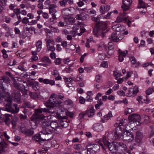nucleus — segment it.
<instances>
[{
    "mask_svg": "<svg viewBox=\"0 0 154 154\" xmlns=\"http://www.w3.org/2000/svg\"><path fill=\"white\" fill-rule=\"evenodd\" d=\"M112 28L114 31L117 32L121 31L122 29L121 25L119 24L114 25L112 27Z\"/></svg>",
    "mask_w": 154,
    "mask_h": 154,
    "instance_id": "bb28decb",
    "label": "nucleus"
},
{
    "mask_svg": "<svg viewBox=\"0 0 154 154\" xmlns=\"http://www.w3.org/2000/svg\"><path fill=\"white\" fill-rule=\"evenodd\" d=\"M73 148L78 151L79 152H84L85 153H86L87 152V150L86 149H85L81 144H75L73 146Z\"/></svg>",
    "mask_w": 154,
    "mask_h": 154,
    "instance_id": "f3484780",
    "label": "nucleus"
},
{
    "mask_svg": "<svg viewBox=\"0 0 154 154\" xmlns=\"http://www.w3.org/2000/svg\"><path fill=\"white\" fill-rule=\"evenodd\" d=\"M48 51H54L55 50V48L53 45H51L47 46Z\"/></svg>",
    "mask_w": 154,
    "mask_h": 154,
    "instance_id": "8fccbe9b",
    "label": "nucleus"
},
{
    "mask_svg": "<svg viewBox=\"0 0 154 154\" xmlns=\"http://www.w3.org/2000/svg\"><path fill=\"white\" fill-rule=\"evenodd\" d=\"M38 80L40 82H43L45 84H50L51 85H53L55 84L54 81L52 80H49L48 79H43L42 78H41L38 79Z\"/></svg>",
    "mask_w": 154,
    "mask_h": 154,
    "instance_id": "aec40b11",
    "label": "nucleus"
},
{
    "mask_svg": "<svg viewBox=\"0 0 154 154\" xmlns=\"http://www.w3.org/2000/svg\"><path fill=\"white\" fill-rule=\"evenodd\" d=\"M45 41L46 42L47 46H50L51 45H53L54 44V42L51 39H45Z\"/></svg>",
    "mask_w": 154,
    "mask_h": 154,
    "instance_id": "f704fd0d",
    "label": "nucleus"
},
{
    "mask_svg": "<svg viewBox=\"0 0 154 154\" xmlns=\"http://www.w3.org/2000/svg\"><path fill=\"white\" fill-rule=\"evenodd\" d=\"M138 91V88L137 86H136L134 88H130L129 89V94H131V93H132V94L136 95Z\"/></svg>",
    "mask_w": 154,
    "mask_h": 154,
    "instance_id": "393cba45",
    "label": "nucleus"
},
{
    "mask_svg": "<svg viewBox=\"0 0 154 154\" xmlns=\"http://www.w3.org/2000/svg\"><path fill=\"white\" fill-rule=\"evenodd\" d=\"M42 60L44 62H46L49 64L51 63V60L48 57L45 56L42 58Z\"/></svg>",
    "mask_w": 154,
    "mask_h": 154,
    "instance_id": "4c0bfd02",
    "label": "nucleus"
},
{
    "mask_svg": "<svg viewBox=\"0 0 154 154\" xmlns=\"http://www.w3.org/2000/svg\"><path fill=\"white\" fill-rule=\"evenodd\" d=\"M116 33L115 32H113L111 35L110 37L109 38V39H110V41L114 42L113 39H116L117 36H116Z\"/></svg>",
    "mask_w": 154,
    "mask_h": 154,
    "instance_id": "c03bdc74",
    "label": "nucleus"
},
{
    "mask_svg": "<svg viewBox=\"0 0 154 154\" xmlns=\"http://www.w3.org/2000/svg\"><path fill=\"white\" fill-rule=\"evenodd\" d=\"M59 116H58V120H60V123L61 126L62 128H66L68 125V122L66 121V119L68 118L67 116H63L62 117L61 119L59 118Z\"/></svg>",
    "mask_w": 154,
    "mask_h": 154,
    "instance_id": "2eb2a0df",
    "label": "nucleus"
},
{
    "mask_svg": "<svg viewBox=\"0 0 154 154\" xmlns=\"http://www.w3.org/2000/svg\"><path fill=\"white\" fill-rule=\"evenodd\" d=\"M49 12L50 13H52V14H54L56 12V10L55 8H49Z\"/></svg>",
    "mask_w": 154,
    "mask_h": 154,
    "instance_id": "69168bd1",
    "label": "nucleus"
},
{
    "mask_svg": "<svg viewBox=\"0 0 154 154\" xmlns=\"http://www.w3.org/2000/svg\"><path fill=\"white\" fill-rule=\"evenodd\" d=\"M101 118L100 122L104 123L109 119L111 116H102Z\"/></svg>",
    "mask_w": 154,
    "mask_h": 154,
    "instance_id": "ea45409f",
    "label": "nucleus"
},
{
    "mask_svg": "<svg viewBox=\"0 0 154 154\" xmlns=\"http://www.w3.org/2000/svg\"><path fill=\"white\" fill-rule=\"evenodd\" d=\"M60 5L62 7H65L66 4V1L63 0L59 2Z\"/></svg>",
    "mask_w": 154,
    "mask_h": 154,
    "instance_id": "09e8293b",
    "label": "nucleus"
},
{
    "mask_svg": "<svg viewBox=\"0 0 154 154\" xmlns=\"http://www.w3.org/2000/svg\"><path fill=\"white\" fill-rule=\"evenodd\" d=\"M66 115L68 116H73L75 115V113L73 112H70L68 111L65 112Z\"/></svg>",
    "mask_w": 154,
    "mask_h": 154,
    "instance_id": "680f3d73",
    "label": "nucleus"
},
{
    "mask_svg": "<svg viewBox=\"0 0 154 154\" xmlns=\"http://www.w3.org/2000/svg\"><path fill=\"white\" fill-rule=\"evenodd\" d=\"M100 146L99 145L97 144H94L92 148H91V151L95 152H97L100 149Z\"/></svg>",
    "mask_w": 154,
    "mask_h": 154,
    "instance_id": "72a5a7b5",
    "label": "nucleus"
},
{
    "mask_svg": "<svg viewBox=\"0 0 154 154\" xmlns=\"http://www.w3.org/2000/svg\"><path fill=\"white\" fill-rule=\"evenodd\" d=\"M139 5L138 6V8H145L146 6L144 5V3L143 1L142 0H139Z\"/></svg>",
    "mask_w": 154,
    "mask_h": 154,
    "instance_id": "58836bf2",
    "label": "nucleus"
},
{
    "mask_svg": "<svg viewBox=\"0 0 154 154\" xmlns=\"http://www.w3.org/2000/svg\"><path fill=\"white\" fill-rule=\"evenodd\" d=\"M85 99L82 97H79V101L81 104H83L85 101Z\"/></svg>",
    "mask_w": 154,
    "mask_h": 154,
    "instance_id": "0e129e2a",
    "label": "nucleus"
},
{
    "mask_svg": "<svg viewBox=\"0 0 154 154\" xmlns=\"http://www.w3.org/2000/svg\"><path fill=\"white\" fill-rule=\"evenodd\" d=\"M124 37V35L123 34H121L120 36H117L116 39H113L114 42H118L119 41L122 40Z\"/></svg>",
    "mask_w": 154,
    "mask_h": 154,
    "instance_id": "e433bc0d",
    "label": "nucleus"
},
{
    "mask_svg": "<svg viewBox=\"0 0 154 154\" xmlns=\"http://www.w3.org/2000/svg\"><path fill=\"white\" fill-rule=\"evenodd\" d=\"M93 144H89L87 146V149H86L88 151H91V148L93 147Z\"/></svg>",
    "mask_w": 154,
    "mask_h": 154,
    "instance_id": "4d7b16f0",
    "label": "nucleus"
},
{
    "mask_svg": "<svg viewBox=\"0 0 154 154\" xmlns=\"http://www.w3.org/2000/svg\"><path fill=\"white\" fill-rule=\"evenodd\" d=\"M123 19L121 16H118L117 17L116 22L117 23H120L122 21Z\"/></svg>",
    "mask_w": 154,
    "mask_h": 154,
    "instance_id": "6e6d98bb",
    "label": "nucleus"
},
{
    "mask_svg": "<svg viewBox=\"0 0 154 154\" xmlns=\"http://www.w3.org/2000/svg\"><path fill=\"white\" fill-rule=\"evenodd\" d=\"M72 77H70L69 78H65L64 79V80L66 83L67 84H69V83H71L72 82Z\"/></svg>",
    "mask_w": 154,
    "mask_h": 154,
    "instance_id": "79ce46f5",
    "label": "nucleus"
},
{
    "mask_svg": "<svg viewBox=\"0 0 154 154\" xmlns=\"http://www.w3.org/2000/svg\"><path fill=\"white\" fill-rule=\"evenodd\" d=\"M29 19L26 17H25L23 18L22 21V23L23 24H27L29 22Z\"/></svg>",
    "mask_w": 154,
    "mask_h": 154,
    "instance_id": "5fc2aeb1",
    "label": "nucleus"
},
{
    "mask_svg": "<svg viewBox=\"0 0 154 154\" xmlns=\"http://www.w3.org/2000/svg\"><path fill=\"white\" fill-rule=\"evenodd\" d=\"M95 112L93 108H91L90 110H87L84 112L80 113L79 114V116H85L88 115V116H93L94 115V113Z\"/></svg>",
    "mask_w": 154,
    "mask_h": 154,
    "instance_id": "4be33fe9",
    "label": "nucleus"
},
{
    "mask_svg": "<svg viewBox=\"0 0 154 154\" xmlns=\"http://www.w3.org/2000/svg\"><path fill=\"white\" fill-rule=\"evenodd\" d=\"M12 118L13 120L11 122V124L13 125V126L15 127L17 125V122L18 120V118L16 116H12Z\"/></svg>",
    "mask_w": 154,
    "mask_h": 154,
    "instance_id": "473e14b6",
    "label": "nucleus"
},
{
    "mask_svg": "<svg viewBox=\"0 0 154 154\" xmlns=\"http://www.w3.org/2000/svg\"><path fill=\"white\" fill-rule=\"evenodd\" d=\"M87 54V53H85L80 58V61L81 63H82L83 62L85 57L86 56Z\"/></svg>",
    "mask_w": 154,
    "mask_h": 154,
    "instance_id": "338daca9",
    "label": "nucleus"
},
{
    "mask_svg": "<svg viewBox=\"0 0 154 154\" xmlns=\"http://www.w3.org/2000/svg\"><path fill=\"white\" fill-rule=\"evenodd\" d=\"M38 117H32L31 118L29 122L30 124V125L32 127L35 128L37 125L41 121V116H38Z\"/></svg>",
    "mask_w": 154,
    "mask_h": 154,
    "instance_id": "9d476101",
    "label": "nucleus"
},
{
    "mask_svg": "<svg viewBox=\"0 0 154 154\" xmlns=\"http://www.w3.org/2000/svg\"><path fill=\"white\" fill-rule=\"evenodd\" d=\"M23 83H25L26 85H23L22 84L20 83L19 82L15 83L13 84V86L17 89L22 91L23 89H25L28 86L27 83L24 81H23Z\"/></svg>",
    "mask_w": 154,
    "mask_h": 154,
    "instance_id": "f8f14e48",
    "label": "nucleus"
},
{
    "mask_svg": "<svg viewBox=\"0 0 154 154\" xmlns=\"http://www.w3.org/2000/svg\"><path fill=\"white\" fill-rule=\"evenodd\" d=\"M97 141L98 143V145L100 146L103 149H104V146L101 143L102 140L100 139H98L97 140Z\"/></svg>",
    "mask_w": 154,
    "mask_h": 154,
    "instance_id": "13d9d810",
    "label": "nucleus"
},
{
    "mask_svg": "<svg viewBox=\"0 0 154 154\" xmlns=\"http://www.w3.org/2000/svg\"><path fill=\"white\" fill-rule=\"evenodd\" d=\"M101 77L100 75H97L96 76V81L98 83H101L102 81L100 79Z\"/></svg>",
    "mask_w": 154,
    "mask_h": 154,
    "instance_id": "de8ad7c7",
    "label": "nucleus"
},
{
    "mask_svg": "<svg viewBox=\"0 0 154 154\" xmlns=\"http://www.w3.org/2000/svg\"><path fill=\"white\" fill-rule=\"evenodd\" d=\"M110 29L107 26V24L102 21L97 22L93 29V33L97 37L101 36L103 38L109 32Z\"/></svg>",
    "mask_w": 154,
    "mask_h": 154,
    "instance_id": "7ed1b4c3",
    "label": "nucleus"
},
{
    "mask_svg": "<svg viewBox=\"0 0 154 154\" xmlns=\"http://www.w3.org/2000/svg\"><path fill=\"white\" fill-rule=\"evenodd\" d=\"M132 0H123L122 3L123 4V6H122L121 7L124 11H126L129 9V7L132 3Z\"/></svg>",
    "mask_w": 154,
    "mask_h": 154,
    "instance_id": "ddd939ff",
    "label": "nucleus"
},
{
    "mask_svg": "<svg viewBox=\"0 0 154 154\" xmlns=\"http://www.w3.org/2000/svg\"><path fill=\"white\" fill-rule=\"evenodd\" d=\"M62 13L64 17L66 18H68L71 13L68 12V10L67 8L63 9L62 11Z\"/></svg>",
    "mask_w": 154,
    "mask_h": 154,
    "instance_id": "a878e982",
    "label": "nucleus"
},
{
    "mask_svg": "<svg viewBox=\"0 0 154 154\" xmlns=\"http://www.w3.org/2000/svg\"><path fill=\"white\" fill-rule=\"evenodd\" d=\"M133 111L130 108H128L126 109L125 112V115H127L128 114H130L132 113Z\"/></svg>",
    "mask_w": 154,
    "mask_h": 154,
    "instance_id": "3c124183",
    "label": "nucleus"
},
{
    "mask_svg": "<svg viewBox=\"0 0 154 154\" xmlns=\"http://www.w3.org/2000/svg\"><path fill=\"white\" fill-rule=\"evenodd\" d=\"M121 138L124 141H128V142L132 141L134 139L133 134L127 131L124 132Z\"/></svg>",
    "mask_w": 154,
    "mask_h": 154,
    "instance_id": "0eeeda50",
    "label": "nucleus"
},
{
    "mask_svg": "<svg viewBox=\"0 0 154 154\" xmlns=\"http://www.w3.org/2000/svg\"><path fill=\"white\" fill-rule=\"evenodd\" d=\"M50 56L52 59L56 58V54L54 52H52L50 54Z\"/></svg>",
    "mask_w": 154,
    "mask_h": 154,
    "instance_id": "774afa93",
    "label": "nucleus"
},
{
    "mask_svg": "<svg viewBox=\"0 0 154 154\" xmlns=\"http://www.w3.org/2000/svg\"><path fill=\"white\" fill-rule=\"evenodd\" d=\"M140 116H128V119L130 122L134 123L137 122H140Z\"/></svg>",
    "mask_w": 154,
    "mask_h": 154,
    "instance_id": "5701e85b",
    "label": "nucleus"
},
{
    "mask_svg": "<svg viewBox=\"0 0 154 154\" xmlns=\"http://www.w3.org/2000/svg\"><path fill=\"white\" fill-rule=\"evenodd\" d=\"M23 112L24 113V114L25 115V116L28 115L29 116L30 115H32L31 113V112H29L26 109H25L23 111Z\"/></svg>",
    "mask_w": 154,
    "mask_h": 154,
    "instance_id": "052dcab7",
    "label": "nucleus"
},
{
    "mask_svg": "<svg viewBox=\"0 0 154 154\" xmlns=\"http://www.w3.org/2000/svg\"><path fill=\"white\" fill-rule=\"evenodd\" d=\"M118 142L110 143L106 146L112 154H118Z\"/></svg>",
    "mask_w": 154,
    "mask_h": 154,
    "instance_id": "6e6552de",
    "label": "nucleus"
},
{
    "mask_svg": "<svg viewBox=\"0 0 154 154\" xmlns=\"http://www.w3.org/2000/svg\"><path fill=\"white\" fill-rule=\"evenodd\" d=\"M143 133L140 131H137L136 134L135 141L137 142L140 143L143 138Z\"/></svg>",
    "mask_w": 154,
    "mask_h": 154,
    "instance_id": "6ab92c4d",
    "label": "nucleus"
},
{
    "mask_svg": "<svg viewBox=\"0 0 154 154\" xmlns=\"http://www.w3.org/2000/svg\"><path fill=\"white\" fill-rule=\"evenodd\" d=\"M42 42L40 40L38 41L36 44V51L38 52H39L42 46Z\"/></svg>",
    "mask_w": 154,
    "mask_h": 154,
    "instance_id": "c85d7f7f",
    "label": "nucleus"
},
{
    "mask_svg": "<svg viewBox=\"0 0 154 154\" xmlns=\"http://www.w3.org/2000/svg\"><path fill=\"white\" fill-rule=\"evenodd\" d=\"M10 82L9 79L6 75L2 76L0 79V89H2L5 94L8 93L7 87Z\"/></svg>",
    "mask_w": 154,
    "mask_h": 154,
    "instance_id": "39448f33",
    "label": "nucleus"
},
{
    "mask_svg": "<svg viewBox=\"0 0 154 154\" xmlns=\"http://www.w3.org/2000/svg\"><path fill=\"white\" fill-rule=\"evenodd\" d=\"M125 130V128H122L120 125H118L116 128V132L114 133L113 139L117 140L121 138Z\"/></svg>",
    "mask_w": 154,
    "mask_h": 154,
    "instance_id": "423d86ee",
    "label": "nucleus"
},
{
    "mask_svg": "<svg viewBox=\"0 0 154 154\" xmlns=\"http://www.w3.org/2000/svg\"><path fill=\"white\" fill-rule=\"evenodd\" d=\"M20 8H16L14 10V12L15 14H16L17 16L20 13Z\"/></svg>",
    "mask_w": 154,
    "mask_h": 154,
    "instance_id": "603ef678",
    "label": "nucleus"
},
{
    "mask_svg": "<svg viewBox=\"0 0 154 154\" xmlns=\"http://www.w3.org/2000/svg\"><path fill=\"white\" fill-rule=\"evenodd\" d=\"M83 80V78L82 77H81V76L80 75H78L75 78V81L79 82L82 81Z\"/></svg>",
    "mask_w": 154,
    "mask_h": 154,
    "instance_id": "864d4df0",
    "label": "nucleus"
},
{
    "mask_svg": "<svg viewBox=\"0 0 154 154\" xmlns=\"http://www.w3.org/2000/svg\"><path fill=\"white\" fill-rule=\"evenodd\" d=\"M153 91V89L151 88H149L146 91V93L147 95H149L151 94Z\"/></svg>",
    "mask_w": 154,
    "mask_h": 154,
    "instance_id": "a18cd8bd",
    "label": "nucleus"
},
{
    "mask_svg": "<svg viewBox=\"0 0 154 154\" xmlns=\"http://www.w3.org/2000/svg\"><path fill=\"white\" fill-rule=\"evenodd\" d=\"M119 55V60L120 62H122L124 60L123 57H125L126 56V54L128 53L127 51H122L121 50L119 49L118 50Z\"/></svg>",
    "mask_w": 154,
    "mask_h": 154,
    "instance_id": "412c9836",
    "label": "nucleus"
},
{
    "mask_svg": "<svg viewBox=\"0 0 154 154\" xmlns=\"http://www.w3.org/2000/svg\"><path fill=\"white\" fill-rule=\"evenodd\" d=\"M5 107L3 108L2 109L6 110L12 113H17L19 110V107H18V105L17 104L14 105L15 109L14 110L12 107V100L10 97H8L5 99L4 102Z\"/></svg>",
    "mask_w": 154,
    "mask_h": 154,
    "instance_id": "20e7f679",
    "label": "nucleus"
},
{
    "mask_svg": "<svg viewBox=\"0 0 154 154\" xmlns=\"http://www.w3.org/2000/svg\"><path fill=\"white\" fill-rule=\"evenodd\" d=\"M142 99V97L141 96H138L137 98V100L140 103H143V102L141 101Z\"/></svg>",
    "mask_w": 154,
    "mask_h": 154,
    "instance_id": "e2e57ef3",
    "label": "nucleus"
},
{
    "mask_svg": "<svg viewBox=\"0 0 154 154\" xmlns=\"http://www.w3.org/2000/svg\"><path fill=\"white\" fill-rule=\"evenodd\" d=\"M118 150L121 149L123 152L126 150L127 147L126 145L122 142H118Z\"/></svg>",
    "mask_w": 154,
    "mask_h": 154,
    "instance_id": "b1692460",
    "label": "nucleus"
},
{
    "mask_svg": "<svg viewBox=\"0 0 154 154\" xmlns=\"http://www.w3.org/2000/svg\"><path fill=\"white\" fill-rule=\"evenodd\" d=\"M28 83L29 86L31 87L35 91H36L39 89V87L38 82H34L30 80H28Z\"/></svg>",
    "mask_w": 154,
    "mask_h": 154,
    "instance_id": "dca6fc26",
    "label": "nucleus"
},
{
    "mask_svg": "<svg viewBox=\"0 0 154 154\" xmlns=\"http://www.w3.org/2000/svg\"><path fill=\"white\" fill-rule=\"evenodd\" d=\"M92 128L93 130L97 131H101L103 129V125L99 123H95L92 126Z\"/></svg>",
    "mask_w": 154,
    "mask_h": 154,
    "instance_id": "a211bd4d",
    "label": "nucleus"
},
{
    "mask_svg": "<svg viewBox=\"0 0 154 154\" xmlns=\"http://www.w3.org/2000/svg\"><path fill=\"white\" fill-rule=\"evenodd\" d=\"M127 121H128L126 119H122V121L119 123L118 125H120V126H122V128H125L124 126L127 125Z\"/></svg>",
    "mask_w": 154,
    "mask_h": 154,
    "instance_id": "2f4dec72",
    "label": "nucleus"
},
{
    "mask_svg": "<svg viewBox=\"0 0 154 154\" xmlns=\"http://www.w3.org/2000/svg\"><path fill=\"white\" fill-rule=\"evenodd\" d=\"M88 16L87 15H85L83 16L81 14H79L76 16V18L79 20L83 21Z\"/></svg>",
    "mask_w": 154,
    "mask_h": 154,
    "instance_id": "c756f323",
    "label": "nucleus"
},
{
    "mask_svg": "<svg viewBox=\"0 0 154 154\" xmlns=\"http://www.w3.org/2000/svg\"><path fill=\"white\" fill-rule=\"evenodd\" d=\"M46 32L47 38H49L52 36V33L49 29H47L46 30Z\"/></svg>",
    "mask_w": 154,
    "mask_h": 154,
    "instance_id": "37998d69",
    "label": "nucleus"
},
{
    "mask_svg": "<svg viewBox=\"0 0 154 154\" xmlns=\"http://www.w3.org/2000/svg\"><path fill=\"white\" fill-rule=\"evenodd\" d=\"M12 97L14 98L15 101L18 103H20L21 99L20 92L19 91H15L12 93Z\"/></svg>",
    "mask_w": 154,
    "mask_h": 154,
    "instance_id": "4468645a",
    "label": "nucleus"
},
{
    "mask_svg": "<svg viewBox=\"0 0 154 154\" xmlns=\"http://www.w3.org/2000/svg\"><path fill=\"white\" fill-rule=\"evenodd\" d=\"M5 118L3 119V121L5 122L6 124L8 126L10 125V119L9 117V116H5Z\"/></svg>",
    "mask_w": 154,
    "mask_h": 154,
    "instance_id": "a19ab883",
    "label": "nucleus"
},
{
    "mask_svg": "<svg viewBox=\"0 0 154 154\" xmlns=\"http://www.w3.org/2000/svg\"><path fill=\"white\" fill-rule=\"evenodd\" d=\"M65 103L67 105L72 106L73 105V102L72 100L70 99L66 100L65 101Z\"/></svg>",
    "mask_w": 154,
    "mask_h": 154,
    "instance_id": "49530a36",
    "label": "nucleus"
},
{
    "mask_svg": "<svg viewBox=\"0 0 154 154\" xmlns=\"http://www.w3.org/2000/svg\"><path fill=\"white\" fill-rule=\"evenodd\" d=\"M52 131L49 128H46L45 130L41 131L38 134H35L32 137V140L41 144L45 141L48 140L52 138Z\"/></svg>",
    "mask_w": 154,
    "mask_h": 154,
    "instance_id": "f257e3e1",
    "label": "nucleus"
},
{
    "mask_svg": "<svg viewBox=\"0 0 154 154\" xmlns=\"http://www.w3.org/2000/svg\"><path fill=\"white\" fill-rule=\"evenodd\" d=\"M50 127L54 130H57L58 128V125L55 122H52Z\"/></svg>",
    "mask_w": 154,
    "mask_h": 154,
    "instance_id": "c9c22d12",
    "label": "nucleus"
},
{
    "mask_svg": "<svg viewBox=\"0 0 154 154\" xmlns=\"http://www.w3.org/2000/svg\"><path fill=\"white\" fill-rule=\"evenodd\" d=\"M51 116H41V122L43 123L44 126H46L47 127H45V129L46 128H49V126H50L52 122L50 119L51 118Z\"/></svg>",
    "mask_w": 154,
    "mask_h": 154,
    "instance_id": "1a4fd4ad",
    "label": "nucleus"
},
{
    "mask_svg": "<svg viewBox=\"0 0 154 154\" xmlns=\"http://www.w3.org/2000/svg\"><path fill=\"white\" fill-rule=\"evenodd\" d=\"M23 106L27 108H33L34 107V106L32 104L29 102H26L23 104Z\"/></svg>",
    "mask_w": 154,
    "mask_h": 154,
    "instance_id": "7c9ffc66",
    "label": "nucleus"
},
{
    "mask_svg": "<svg viewBox=\"0 0 154 154\" xmlns=\"http://www.w3.org/2000/svg\"><path fill=\"white\" fill-rule=\"evenodd\" d=\"M58 103L57 98L55 97V95L54 94H52L50 97L48 101L45 102L44 104L45 106L50 109H47L46 108H41V109H35V113L36 116H41V114L43 112H49L53 113V111H50V109L53 108Z\"/></svg>",
    "mask_w": 154,
    "mask_h": 154,
    "instance_id": "f03ea898",
    "label": "nucleus"
},
{
    "mask_svg": "<svg viewBox=\"0 0 154 154\" xmlns=\"http://www.w3.org/2000/svg\"><path fill=\"white\" fill-rule=\"evenodd\" d=\"M102 139L103 143L106 146L110 143L108 141V138L106 135L103 136Z\"/></svg>",
    "mask_w": 154,
    "mask_h": 154,
    "instance_id": "cd10ccee",
    "label": "nucleus"
},
{
    "mask_svg": "<svg viewBox=\"0 0 154 154\" xmlns=\"http://www.w3.org/2000/svg\"><path fill=\"white\" fill-rule=\"evenodd\" d=\"M22 132L26 136L30 137L32 136L34 133L33 128H30L29 129L26 128H23L21 129Z\"/></svg>",
    "mask_w": 154,
    "mask_h": 154,
    "instance_id": "9b49d317",
    "label": "nucleus"
},
{
    "mask_svg": "<svg viewBox=\"0 0 154 154\" xmlns=\"http://www.w3.org/2000/svg\"><path fill=\"white\" fill-rule=\"evenodd\" d=\"M100 66L102 67H107L108 66L107 62L105 61L102 62Z\"/></svg>",
    "mask_w": 154,
    "mask_h": 154,
    "instance_id": "bf43d9fd",
    "label": "nucleus"
}]
</instances>
